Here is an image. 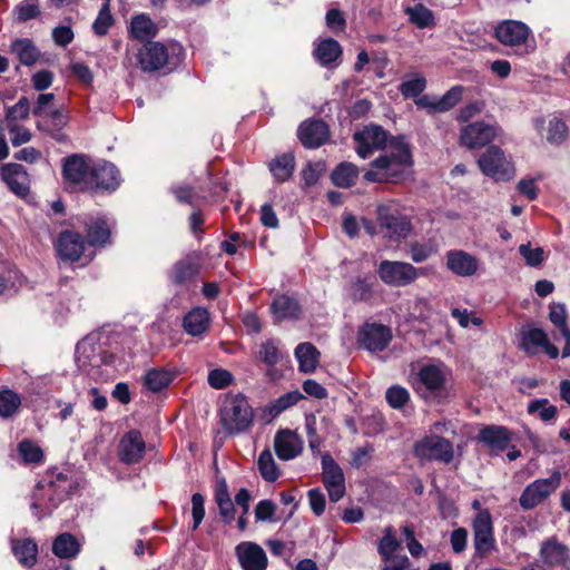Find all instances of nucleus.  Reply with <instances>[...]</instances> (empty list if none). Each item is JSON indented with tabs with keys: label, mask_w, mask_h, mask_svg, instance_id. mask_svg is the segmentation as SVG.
<instances>
[{
	"label": "nucleus",
	"mask_w": 570,
	"mask_h": 570,
	"mask_svg": "<svg viewBox=\"0 0 570 570\" xmlns=\"http://www.w3.org/2000/svg\"><path fill=\"white\" fill-rule=\"evenodd\" d=\"M1 176L8 188L18 196L29 193V176L24 166L20 164H7L1 170Z\"/></svg>",
	"instance_id": "obj_24"
},
{
	"label": "nucleus",
	"mask_w": 570,
	"mask_h": 570,
	"mask_svg": "<svg viewBox=\"0 0 570 570\" xmlns=\"http://www.w3.org/2000/svg\"><path fill=\"white\" fill-rule=\"evenodd\" d=\"M112 23L114 18L110 11V6L109 3H104L92 23V30L97 36L102 37L107 35Z\"/></svg>",
	"instance_id": "obj_53"
},
{
	"label": "nucleus",
	"mask_w": 570,
	"mask_h": 570,
	"mask_svg": "<svg viewBox=\"0 0 570 570\" xmlns=\"http://www.w3.org/2000/svg\"><path fill=\"white\" fill-rule=\"evenodd\" d=\"M183 48L177 43L165 46L158 41H148L137 52L138 65L144 71H156L169 61V55H180Z\"/></svg>",
	"instance_id": "obj_7"
},
{
	"label": "nucleus",
	"mask_w": 570,
	"mask_h": 570,
	"mask_svg": "<svg viewBox=\"0 0 570 570\" xmlns=\"http://www.w3.org/2000/svg\"><path fill=\"white\" fill-rule=\"evenodd\" d=\"M295 168V158L292 154H283L269 163V170L278 181H286Z\"/></svg>",
	"instance_id": "obj_41"
},
{
	"label": "nucleus",
	"mask_w": 570,
	"mask_h": 570,
	"mask_svg": "<svg viewBox=\"0 0 570 570\" xmlns=\"http://www.w3.org/2000/svg\"><path fill=\"white\" fill-rule=\"evenodd\" d=\"M271 309L277 322L297 318L301 313V307L296 299L286 295L275 297Z\"/></svg>",
	"instance_id": "obj_33"
},
{
	"label": "nucleus",
	"mask_w": 570,
	"mask_h": 570,
	"mask_svg": "<svg viewBox=\"0 0 570 570\" xmlns=\"http://www.w3.org/2000/svg\"><path fill=\"white\" fill-rule=\"evenodd\" d=\"M80 546L70 533H62L56 538L52 544L53 553L61 559L73 558L78 554Z\"/></svg>",
	"instance_id": "obj_38"
},
{
	"label": "nucleus",
	"mask_w": 570,
	"mask_h": 570,
	"mask_svg": "<svg viewBox=\"0 0 570 570\" xmlns=\"http://www.w3.org/2000/svg\"><path fill=\"white\" fill-rule=\"evenodd\" d=\"M21 404L20 396L11 391L4 390L0 392V416L11 417Z\"/></svg>",
	"instance_id": "obj_51"
},
{
	"label": "nucleus",
	"mask_w": 570,
	"mask_h": 570,
	"mask_svg": "<svg viewBox=\"0 0 570 570\" xmlns=\"http://www.w3.org/2000/svg\"><path fill=\"white\" fill-rule=\"evenodd\" d=\"M302 399L303 394L297 390L287 392L281 395L269 405L268 412L272 416L275 417L279 415L282 412L297 404L298 401Z\"/></svg>",
	"instance_id": "obj_49"
},
{
	"label": "nucleus",
	"mask_w": 570,
	"mask_h": 570,
	"mask_svg": "<svg viewBox=\"0 0 570 570\" xmlns=\"http://www.w3.org/2000/svg\"><path fill=\"white\" fill-rule=\"evenodd\" d=\"M257 468L262 478L266 482H274L279 476V470L276 465L272 452L268 449H265L261 452L257 460Z\"/></svg>",
	"instance_id": "obj_44"
},
{
	"label": "nucleus",
	"mask_w": 570,
	"mask_h": 570,
	"mask_svg": "<svg viewBox=\"0 0 570 570\" xmlns=\"http://www.w3.org/2000/svg\"><path fill=\"white\" fill-rule=\"evenodd\" d=\"M391 138L393 137L379 125L364 126L353 135L355 151L358 157L366 159L375 151L389 149Z\"/></svg>",
	"instance_id": "obj_5"
},
{
	"label": "nucleus",
	"mask_w": 570,
	"mask_h": 570,
	"mask_svg": "<svg viewBox=\"0 0 570 570\" xmlns=\"http://www.w3.org/2000/svg\"><path fill=\"white\" fill-rule=\"evenodd\" d=\"M472 529L475 556L484 558L495 550L497 543L493 535L492 518L488 510L479 511L473 521Z\"/></svg>",
	"instance_id": "obj_11"
},
{
	"label": "nucleus",
	"mask_w": 570,
	"mask_h": 570,
	"mask_svg": "<svg viewBox=\"0 0 570 570\" xmlns=\"http://www.w3.org/2000/svg\"><path fill=\"white\" fill-rule=\"evenodd\" d=\"M186 333L191 336L204 334L209 327V313L206 308L196 307L188 312L183 322Z\"/></svg>",
	"instance_id": "obj_31"
},
{
	"label": "nucleus",
	"mask_w": 570,
	"mask_h": 570,
	"mask_svg": "<svg viewBox=\"0 0 570 570\" xmlns=\"http://www.w3.org/2000/svg\"><path fill=\"white\" fill-rule=\"evenodd\" d=\"M96 358V346L89 340H82L76 346V360L79 363L80 367H85L95 363Z\"/></svg>",
	"instance_id": "obj_52"
},
{
	"label": "nucleus",
	"mask_w": 570,
	"mask_h": 570,
	"mask_svg": "<svg viewBox=\"0 0 570 570\" xmlns=\"http://www.w3.org/2000/svg\"><path fill=\"white\" fill-rule=\"evenodd\" d=\"M445 257L446 268L460 277H472L476 275L481 266L476 256L463 249L449 250Z\"/></svg>",
	"instance_id": "obj_16"
},
{
	"label": "nucleus",
	"mask_w": 570,
	"mask_h": 570,
	"mask_svg": "<svg viewBox=\"0 0 570 570\" xmlns=\"http://www.w3.org/2000/svg\"><path fill=\"white\" fill-rule=\"evenodd\" d=\"M549 318L551 323H553L557 327L560 328V332H566V330H570L567 323V309L563 304L554 303L550 306Z\"/></svg>",
	"instance_id": "obj_61"
},
{
	"label": "nucleus",
	"mask_w": 570,
	"mask_h": 570,
	"mask_svg": "<svg viewBox=\"0 0 570 570\" xmlns=\"http://www.w3.org/2000/svg\"><path fill=\"white\" fill-rule=\"evenodd\" d=\"M386 401L393 409H402L410 401L409 391L400 385H393L386 391Z\"/></svg>",
	"instance_id": "obj_56"
},
{
	"label": "nucleus",
	"mask_w": 570,
	"mask_h": 570,
	"mask_svg": "<svg viewBox=\"0 0 570 570\" xmlns=\"http://www.w3.org/2000/svg\"><path fill=\"white\" fill-rule=\"evenodd\" d=\"M145 449L146 444L141 433L137 430H131L120 440L118 455L121 462L134 464L142 459Z\"/></svg>",
	"instance_id": "obj_21"
},
{
	"label": "nucleus",
	"mask_w": 570,
	"mask_h": 570,
	"mask_svg": "<svg viewBox=\"0 0 570 570\" xmlns=\"http://www.w3.org/2000/svg\"><path fill=\"white\" fill-rule=\"evenodd\" d=\"M298 368L304 373H312L318 365L320 352L312 343H301L295 348Z\"/></svg>",
	"instance_id": "obj_34"
},
{
	"label": "nucleus",
	"mask_w": 570,
	"mask_h": 570,
	"mask_svg": "<svg viewBox=\"0 0 570 570\" xmlns=\"http://www.w3.org/2000/svg\"><path fill=\"white\" fill-rule=\"evenodd\" d=\"M18 452L26 464H38L43 460L40 446L30 440H23L18 444Z\"/></svg>",
	"instance_id": "obj_50"
},
{
	"label": "nucleus",
	"mask_w": 570,
	"mask_h": 570,
	"mask_svg": "<svg viewBox=\"0 0 570 570\" xmlns=\"http://www.w3.org/2000/svg\"><path fill=\"white\" fill-rule=\"evenodd\" d=\"M358 176V168L352 163L340 164L332 173L333 184L341 188L352 186Z\"/></svg>",
	"instance_id": "obj_42"
},
{
	"label": "nucleus",
	"mask_w": 570,
	"mask_h": 570,
	"mask_svg": "<svg viewBox=\"0 0 570 570\" xmlns=\"http://www.w3.org/2000/svg\"><path fill=\"white\" fill-rule=\"evenodd\" d=\"M534 125L539 134L552 145H559L567 138L568 127L558 116H551L548 120L538 118Z\"/></svg>",
	"instance_id": "obj_27"
},
{
	"label": "nucleus",
	"mask_w": 570,
	"mask_h": 570,
	"mask_svg": "<svg viewBox=\"0 0 570 570\" xmlns=\"http://www.w3.org/2000/svg\"><path fill=\"white\" fill-rule=\"evenodd\" d=\"M540 556L543 562L549 566L570 568V556L567 547L556 540L543 542L540 549Z\"/></svg>",
	"instance_id": "obj_29"
},
{
	"label": "nucleus",
	"mask_w": 570,
	"mask_h": 570,
	"mask_svg": "<svg viewBox=\"0 0 570 570\" xmlns=\"http://www.w3.org/2000/svg\"><path fill=\"white\" fill-rule=\"evenodd\" d=\"M402 547V542L396 538L393 527L389 525L383 530V537L377 544V552L381 560H387L396 556V551Z\"/></svg>",
	"instance_id": "obj_40"
},
{
	"label": "nucleus",
	"mask_w": 570,
	"mask_h": 570,
	"mask_svg": "<svg viewBox=\"0 0 570 570\" xmlns=\"http://www.w3.org/2000/svg\"><path fill=\"white\" fill-rule=\"evenodd\" d=\"M413 166L410 144L404 136L391 138L389 149L370 164L364 179L370 183L397 184L405 180Z\"/></svg>",
	"instance_id": "obj_1"
},
{
	"label": "nucleus",
	"mask_w": 570,
	"mask_h": 570,
	"mask_svg": "<svg viewBox=\"0 0 570 570\" xmlns=\"http://www.w3.org/2000/svg\"><path fill=\"white\" fill-rule=\"evenodd\" d=\"M220 420L229 433H239L249 428L253 411L245 396L238 394L227 397L220 410Z\"/></svg>",
	"instance_id": "obj_4"
},
{
	"label": "nucleus",
	"mask_w": 570,
	"mask_h": 570,
	"mask_svg": "<svg viewBox=\"0 0 570 570\" xmlns=\"http://www.w3.org/2000/svg\"><path fill=\"white\" fill-rule=\"evenodd\" d=\"M380 279L392 287H405L413 284L421 275L422 268L400 261H382L377 267Z\"/></svg>",
	"instance_id": "obj_6"
},
{
	"label": "nucleus",
	"mask_w": 570,
	"mask_h": 570,
	"mask_svg": "<svg viewBox=\"0 0 570 570\" xmlns=\"http://www.w3.org/2000/svg\"><path fill=\"white\" fill-rule=\"evenodd\" d=\"M519 253L525 259L527 264L532 267L540 265L544 259L543 248H531L530 244H521Z\"/></svg>",
	"instance_id": "obj_59"
},
{
	"label": "nucleus",
	"mask_w": 570,
	"mask_h": 570,
	"mask_svg": "<svg viewBox=\"0 0 570 570\" xmlns=\"http://www.w3.org/2000/svg\"><path fill=\"white\" fill-rule=\"evenodd\" d=\"M342 56L341 45L333 38H326L321 40L315 49L314 57L322 66H331L337 62Z\"/></svg>",
	"instance_id": "obj_32"
},
{
	"label": "nucleus",
	"mask_w": 570,
	"mask_h": 570,
	"mask_svg": "<svg viewBox=\"0 0 570 570\" xmlns=\"http://www.w3.org/2000/svg\"><path fill=\"white\" fill-rule=\"evenodd\" d=\"M405 12L410 21L420 29L430 28L434 24L433 12L421 3L406 8Z\"/></svg>",
	"instance_id": "obj_45"
},
{
	"label": "nucleus",
	"mask_w": 570,
	"mask_h": 570,
	"mask_svg": "<svg viewBox=\"0 0 570 570\" xmlns=\"http://www.w3.org/2000/svg\"><path fill=\"white\" fill-rule=\"evenodd\" d=\"M522 348L529 354H535L541 347L551 358L559 356L557 346L549 342L547 334L541 328H530L522 335Z\"/></svg>",
	"instance_id": "obj_26"
},
{
	"label": "nucleus",
	"mask_w": 570,
	"mask_h": 570,
	"mask_svg": "<svg viewBox=\"0 0 570 570\" xmlns=\"http://www.w3.org/2000/svg\"><path fill=\"white\" fill-rule=\"evenodd\" d=\"M530 28L518 20H504L494 29V36L504 46L523 45L530 36Z\"/></svg>",
	"instance_id": "obj_17"
},
{
	"label": "nucleus",
	"mask_w": 570,
	"mask_h": 570,
	"mask_svg": "<svg viewBox=\"0 0 570 570\" xmlns=\"http://www.w3.org/2000/svg\"><path fill=\"white\" fill-rule=\"evenodd\" d=\"M371 294L372 288L364 279L357 278L352 283L350 295L353 301H367Z\"/></svg>",
	"instance_id": "obj_62"
},
{
	"label": "nucleus",
	"mask_w": 570,
	"mask_h": 570,
	"mask_svg": "<svg viewBox=\"0 0 570 570\" xmlns=\"http://www.w3.org/2000/svg\"><path fill=\"white\" fill-rule=\"evenodd\" d=\"M307 498L312 511L316 515L323 514L326 505L324 493L318 488L312 489L307 492Z\"/></svg>",
	"instance_id": "obj_64"
},
{
	"label": "nucleus",
	"mask_w": 570,
	"mask_h": 570,
	"mask_svg": "<svg viewBox=\"0 0 570 570\" xmlns=\"http://www.w3.org/2000/svg\"><path fill=\"white\" fill-rule=\"evenodd\" d=\"M481 171L495 180H510L515 175L513 164L498 146H490L478 160Z\"/></svg>",
	"instance_id": "obj_9"
},
{
	"label": "nucleus",
	"mask_w": 570,
	"mask_h": 570,
	"mask_svg": "<svg viewBox=\"0 0 570 570\" xmlns=\"http://www.w3.org/2000/svg\"><path fill=\"white\" fill-rule=\"evenodd\" d=\"M119 185V171L106 160L92 161L89 186L102 189H115Z\"/></svg>",
	"instance_id": "obj_19"
},
{
	"label": "nucleus",
	"mask_w": 570,
	"mask_h": 570,
	"mask_svg": "<svg viewBox=\"0 0 570 570\" xmlns=\"http://www.w3.org/2000/svg\"><path fill=\"white\" fill-rule=\"evenodd\" d=\"M463 88L461 86H454L448 90L442 97L436 98V111L445 112L452 109L459 104L462 98Z\"/></svg>",
	"instance_id": "obj_55"
},
{
	"label": "nucleus",
	"mask_w": 570,
	"mask_h": 570,
	"mask_svg": "<svg viewBox=\"0 0 570 570\" xmlns=\"http://www.w3.org/2000/svg\"><path fill=\"white\" fill-rule=\"evenodd\" d=\"M328 127L322 120L305 121L298 128V138L307 148L320 147L328 139Z\"/></svg>",
	"instance_id": "obj_25"
},
{
	"label": "nucleus",
	"mask_w": 570,
	"mask_h": 570,
	"mask_svg": "<svg viewBox=\"0 0 570 570\" xmlns=\"http://www.w3.org/2000/svg\"><path fill=\"white\" fill-rule=\"evenodd\" d=\"M91 164L92 161L83 155L75 154L66 157L62 164L65 181L77 186H89Z\"/></svg>",
	"instance_id": "obj_15"
},
{
	"label": "nucleus",
	"mask_w": 570,
	"mask_h": 570,
	"mask_svg": "<svg viewBox=\"0 0 570 570\" xmlns=\"http://www.w3.org/2000/svg\"><path fill=\"white\" fill-rule=\"evenodd\" d=\"M56 248L62 259L76 262L85 250V240L79 233L65 230L60 233L56 242Z\"/></svg>",
	"instance_id": "obj_23"
},
{
	"label": "nucleus",
	"mask_w": 570,
	"mask_h": 570,
	"mask_svg": "<svg viewBox=\"0 0 570 570\" xmlns=\"http://www.w3.org/2000/svg\"><path fill=\"white\" fill-rule=\"evenodd\" d=\"M10 50L24 66L35 65L40 56L38 48L30 39L27 38L13 40L11 42Z\"/></svg>",
	"instance_id": "obj_37"
},
{
	"label": "nucleus",
	"mask_w": 570,
	"mask_h": 570,
	"mask_svg": "<svg viewBox=\"0 0 570 570\" xmlns=\"http://www.w3.org/2000/svg\"><path fill=\"white\" fill-rule=\"evenodd\" d=\"M258 356L266 365L274 366L281 362L283 353L274 341H267L261 345Z\"/></svg>",
	"instance_id": "obj_54"
},
{
	"label": "nucleus",
	"mask_w": 570,
	"mask_h": 570,
	"mask_svg": "<svg viewBox=\"0 0 570 570\" xmlns=\"http://www.w3.org/2000/svg\"><path fill=\"white\" fill-rule=\"evenodd\" d=\"M198 271V264L191 257H186L174 265L170 279L176 285H184L193 281Z\"/></svg>",
	"instance_id": "obj_36"
},
{
	"label": "nucleus",
	"mask_w": 570,
	"mask_h": 570,
	"mask_svg": "<svg viewBox=\"0 0 570 570\" xmlns=\"http://www.w3.org/2000/svg\"><path fill=\"white\" fill-rule=\"evenodd\" d=\"M130 32L138 40H147L156 36L157 27L147 14H137L131 19Z\"/></svg>",
	"instance_id": "obj_39"
},
{
	"label": "nucleus",
	"mask_w": 570,
	"mask_h": 570,
	"mask_svg": "<svg viewBox=\"0 0 570 570\" xmlns=\"http://www.w3.org/2000/svg\"><path fill=\"white\" fill-rule=\"evenodd\" d=\"M236 554L244 570H265L267 567L266 553L256 543H239L236 547Z\"/></svg>",
	"instance_id": "obj_22"
},
{
	"label": "nucleus",
	"mask_w": 570,
	"mask_h": 570,
	"mask_svg": "<svg viewBox=\"0 0 570 570\" xmlns=\"http://www.w3.org/2000/svg\"><path fill=\"white\" fill-rule=\"evenodd\" d=\"M30 104L27 97H21L18 102L7 109L6 118L8 121L23 120L29 117Z\"/></svg>",
	"instance_id": "obj_58"
},
{
	"label": "nucleus",
	"mask_w": 570,
	"mask_h": 570,
	"mask_svg": "<svg viewBox=\"0 0 570 570\" xmlns=\"http://www.w3.org/2000/svg\"><path fill=\"white\" fill-rule=\"evenodd\" d=\"M67 479L59 474L57 481L42 480L37 483L32 492L31 509L37 517L51 513L67 497V488L61 485Z\"/></svg>",
	"instance_id": "obj_3"
},
{
	"label": "nucleus",
	"mask_w": 570,
	"mask_h": 570,
	"mask_svg": "<svg viewBox=\"0 0 570 570\" xmlns=\"http://www.w3.org/2000/svg\"><path fill=\"white\" fill-rule=\"evenodd\" d=\"M171 380L173 376L168 371L161 368H153L146 373L144 382L148 390L153 392H159L167 387Z\"/></svg>",
	"instance_id": "obj_47"
},
{
	"label": "nucleus",
	"mask_w": 570,
	"mask_h": 570,
	"mask_svg": "<svg viewBox=\"0 0 570 570\" xmlns=\"http://www.w3.org/2000/svg\"><path fill=\"white\" fill-rule=\"evenodd\" d=\"M413 453L421 461L450 463L454 458L451 441L435 434L426 435L416 441L413 446Z\"/></svg>",
	"instance_id": "obj_8"
},
{
	"label": "nucleus",
	"mask_w": 570,
	"mask_h": 570,
	"mask_svg": "<svg viewBox=\"0 0 570 570\" xmlns=\"http://www.w3.org/2000/svg\"><path fill=\"white\" fill-rule=\"evenodd\" d=\"M276 505L271 500H262L255 507V519L257 522H275L274 514Z\"/></svg>",
	"instance_id": "obj_60"
},
{
	"label": "nucleus",
	"mask_w": 570,
	"mask_h": 570,
	"mask_svg": "<svg viewBox=\"0 0 570 570\" xmlns=\"http://www.w3.org/2000/svg\"><path fill=\"white\" fill-rule=\"evenodd\" d=\"M323 483L332 502L340 501L345 494V478L343 470L335 460L325 453L322 455Z\"/></svg>",
	"instance_id": "obj_14"
},
{
	"label": "nucleus",
	"mask_w": 570,
	"mask_h": 570,
	"mask_svg": "<svg viewBox=\"0 0 570 570\" xmlns=\"http://www.w3.org/2000/svg\"><path fill=\"white\" fill-rule=\"evenodd\" d=\"M12 552L27 568L33 567L37 562L38 547L32 539L12 540Z\"/></svg>",
	"instance_id": "obj_35"
},
{
	"label": "nucleus",
	"mask_w": 570,
	"mask_h": 570,
	"mask_svg": "<svg viewBox=\"0 0 570 570\" xmlns=\"http://www.w3.org/2000/svg\"><path fill=\"white\" fill-rule=\"evenodd\" d=\"M479 440L488 448L503 451L511 442V433L505 426L485 425L480 430Z\"/></svg>",
	"instance_id": "obj_28"
},
{
	"label": "nucleus",
	"mask_w": 570,
	"mask_h": 570,
	"mask_svg": "<svg viewBox=\"0 0 570 570\" xmlns=\"http://www.w3.org/2000/svg\"><path fill=\"white\" fill-rule=\"evenodd\" d=\"M274 449L278 459L289 461L303 452L304 441L292 430H281L275 435Z\"/></svg>",
	"instance_id": "obj_18"
},
{
	"label": "nucleus",
	"mask_w": 570,
	"mask_h": 570,
	"mask_svg": "<svg viewBox=\"0 0 570 570\" xmlns=\"http://www.w3.org/2000/svg\"><path fill=\"white\" fill-rule=\"evenodd\" d=\"M561 483V474L554 471L547 479H538L528 484L520 495L519 504L523 510H532L542 504Z\"/></svg>",
	"instance_id": "obj_10"
},
{
	"label": "nucleus",
	"mask_w": 570,
	"mask_h": 570,
	"mask_svg": "<svg viewBox=\"0 0 570 570\" xmlns=\"http://www.w3.org/2000/svg\"><path fill=\"white\" fill-rule=\"evenodd\" d=\"M88 243L91 246L105 245L110 237V225L104 217H90L86 223Z\"/></svg>",
	"instance_id": "obj_30"
},
{
	"label": "nucleus",
	"mask_w": 570,
	"mask_h": 570,
	"mask_svg": "<svg viewBox=\"0 0 570 570\" xmlns=\"http://www.w3.org/2000/svg\"><path fill=\"white\" fill-rule=\"evenodd\" d=\"M215 500L219 509V514L225 522L230 523L235 517V508L225 483L216 489Z\"/></svg>",
	"instance_id": "obj_46"
},
{
	"label": "nucleus",
	"mask_w": 570,
	"mask_h": 570,
	"mask_svg": "<svg viewBox=\"0 0 570 570\" xmlns=\"http://www.w3.org/2000/svg\"><path fill=\"white\" fill-rule=\"evenodd\" d=\"M234 380L233 374L225 368H215L208 373L207 382L216 390H222L232 384Z\"/></svg>",
	"instance_id": "obj_57"
},
{
	"label": "nucleus",
	"mask_w": 570,
	"mask_h": 570,
	"mask_svg": "<svg viewBox=\"0 0 570 570\" xmlns=\"http://www.w3.org/2000/svg\"><path fill=\"white\" fill-rule=\"evenodd\" d=\"M500 128L494 124L475 121L464 126L460 131V144L468 149H479L495 139Z\"/></svg>",
	"instance_id": "obj_12"
},
{
	"label": "nucleus",
	"mask_w": 570,
	"mask_h": 570,
	"mask_svg": "<svg viewBox=\"0 0 570 570\" xmlns=\"http://www.w3.org/2000/svg\"><path fill=\"white\" fill-rule=\"evenodd\" d=\"M426 88V79L420 73H412L400 85V92L406 99L417 98Z\"/></svg>",
	"instance_id": "obj_43"
},
{
	"label": "nucleus",
	"mask_w": 570,
	"mask_h": 570,
	"mask_svg": "<svg viewBox=\"0 0 570 570\" xmlns=\"http://www.w3.org/2000/svg\"><path fill=\"white\" fill-rule=\"evenodd\" d=\"M392 338L387 326L381 324H366L358 333L360 344L371 351H383Z\"/></svg>",
	"instance_id": "obj_20"
},
{
	"label": "nucleus",
	"mask_w": 570,
	"mask_h": 570,
	"mask_svg": "<svg viewBox=\"0 0 570 570\" xmlns=\"http://www.w3.org/2000/svg\"><path fill=\"white\" fill-rule=\"evenodd\" d=\"M10 132V139L13 146L23 145L31 139V132L28 128L19 126L17 124H10L8 126Z\"/></svg>",
	"instance_id": "obj_63"
},
{
	"label": "nucleus",
	"mask_w": 570,
	"mask_h": 570,
	"mask_svg": "<svg viewBox=\"0 0 570 570\" xmlns=\"http://www.w3.org/2000/svg\"><path fill=\"white\" fill-rule=\"evenodd\" d=\"M450 371L443 364H424L413 381L416 393L428 402H440L446 395Z\"/></svg>",
	"instance_id": "obj_2"
},
{
	"label": "nucleus",
	"mask_w": 570,
	"mask_h": 570,
	"mask_svg": "<svg viewBox=\"0 0 570 570\" xmlns=\"http://www.w3.org/2000/svg\"><path fill=\"white\" fill-rule=\"evenodd\" d=\"M528 413L538 414L543 422H551L557 417L558 409L548 399H538L528 404Z\"/></svg>",
	"instance_id": "obj_48"
},
{
	"label": "nucleus",
	"mask_w": 570,
	"mask_h": 570,
	"mask_svg": "<svg viewBox=\"0 0 570 570\" xmlns=\"http://www.w3.org/2000/svg\"><path fill=\"white\" fill-rule=\"evenodd\" d=\"M377 218L385 236L391 239L399 240L405 238L411 233L410 219L393 210L390 206L380 205L377 207Z\"/></svg>",
	"instance_id": "obj_13"
}]
</instances>
